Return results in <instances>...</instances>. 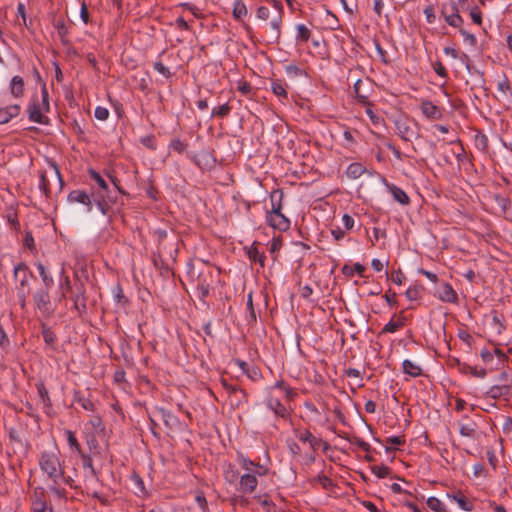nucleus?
I'll use <instances>...</instances> for the list:
<instances>
[{
	"mask_svg": "<svg viewBox=\"0 0 512 512\" xmlns=\"http://www.w3.org/2000/svg\"><path fill=\"white\" fill-rule=\"evenodd\" d=\"M38 465L45 481L49 482V489L58 497L65 494L63 485L72 486L73 479L66 475L64 461L61 460V454L58 447L52 450H44L38 458Z\"/></svg>",
	"mask_w": 512,
	"mask_h": 512,
	"instance_id": "obj_1",
	"label": "nucleus"
},
{
	"mask_svg": "<svg viewBox=\"0 0 512 512\" xmlns=\"http://www.w3.org/2000/svg\"><path fill=\"white\" fill-rule=\"evenodd\" d=\"M298 396L296 389L283 380L267 388L265 404L276 418L288 419L292 411L291 402Z\"/></svg>",
	"mask_w": 512,
	"mask_h": 512,
	"instance_id": "obj_2",
	"label": "nucleus"
},
{
	"mask_svg": "<svg viewBox=\"0 0 512 512\" xmlns=\"http://www.w3.org/2000/svg\"><path fill=\"white\" fill-rule=\"evenodd\" d=\"M237 462L244 470V473L239 477L238 491L243 494L254 493L258 486V477L266 476L269 469L252 461L243 453L237 454Z\"/></svg>",
	"mask_w": 512,
	"mask_h": 512,
	"instance_id": "obj_3",
	"label": "nucleus"
},
{
	"mask_svg": "<svg viewBox=\"0 0 512 512\" xmlns=\"http://www.w3.org/2000/svg\"><path fill=\"white\" fill-rule=\"evenodd\" d=\"M282 198L281 190H274L270 193L271 208L266 211L265 220L274 230L285 232L290 228L291 222L282 212Z\"/></svg>",
	"mask_w": 512,
	"mask_h": 512,
	"instance_id": "obj_4",
	"label": "nucleus"
},
{
	"mask_svg": "<svg viewBox=\"0 0 512 512\" xmlns=\"http://www.w3.org/2000/svg\"><path fill=\"white\" fill-rule=\"evenodd\" d=\"M282 17H283V5L282 2H272L271 7L260 6L257 9V18L261 20L270 19V36L269 42L276 43L278 42L281 36V26H282Z\"/></svg>",
	"mask_w": 512,
	"mask_h": 512,
	"instance_id": "obj_5",
	"label": "nucleus"
},
{
	"mask_svg": "<svg viewBox=\"0 0 512 512\" xmlns=\"http://www.w3.org/2000/svg\"><path fill=\"white\" fill-rule=\"evenodd\" d=\"M13 277L20 307L25 309L27 297L30 294V280L33 278V274L25 263L20 262L14 267Z\"/></svg>",
	"mask_w": 512,
	"mask_h": 512,
	"instance_id": "obj_6",
	"label": "nucleus"
},
{
	"mask_svg": "<svg viewBox=\"0 0 512 512\" xmlns=\"http://www.w3.org/2000/svg\"><path fill=\"white\" fill-rule=\"evenodd\" d=\"M50 110L49 95L46 85L41 88V97L34 95L27 108L29 120L38 124H47L46 113Z\"/></svg>",
	"mask_w": 512,
	"mask_h": 512,
	"instance_id": "obj_7",
	"label": "nucleus"
},
{
	"mask_svg": "<svg viewBox=\"0 0 512 512\" xmlns=\"http://www.w3.org/2000/svg\"><path fill=\"white\" fill-rule=\"evenodd\" d=\"M220 271L212 266L205 265L203 269L199 270L197 277L194 280L197 296L201 301L209 295L210 289L216 279L219 277Z\"/></svg>",
	"mask_w": 512,
	"mask_h": 512,
	"instance_id": "obj_8",
	"label": "nucleus"
},
{
	"mask_svg": "<svg viewBox=\"0 0 512 512\" xmlns=\"http://www.w3.org/2000/svg\"><path fill=\"white\" fill-rule=\"evenodd\" d=\"M295 436L300 442L309 445V447L311 449V453L309 455V461L311 463L315 461V452L317 451V449L320 446H323L324 451L327 450L329 447L327 442L323 441L321 438L314 436L307 429L295 430Z\"/></svg>",
	"mask_w": 512,
	"mask_h": 512,
	"instance_id": "obj_9",
	"label": "nucleus"
},
{
	"mask_svg": "<svg viewBox=\"0 0 512 512\" xmlns=\"http://www.w3.org/2000/svg\"><path fill=\"white\" fill-rule=\"evenodd\" d=\"M50 288H40L33 294L35 308L45 317H50L54 313L52 306Z\"/></svg>",
	"mask_w": 512,
	"mask_h": 512,
	"instance_id": "obj_10",
	"label": "nucleus"
},
{
	"mask_svg": "<svg viewBox=\"0 0 512 512\" xmlns=\"http://www.w3.org/2000/svg\"><path fill=\"white\" fill-rule=\"evenodd\" d=\"M73 302V308L82 314L86 310V289L84 283L77 279L73 283V290L67 296Z\"/></svg>",
	"mask_w": 512,
	"mask_h": 512,
	"instance_id": "obj_11",
	"label": "nucleus"
},
{
	"mask_svg": "<svg viewBox=\"0 0 512 512\" xmlns=\"http://www.w3.org/2000/svg\"><path fill=\"white\" fill-rule=\"evenodd\" d=\"M397 135L404 141H412L417 137L415 128L417 122L409 120L405 117H400L394 121Z\"/></svg>",
	"mask_w": 512,
	"mask_h": 512,
	"instance_id": "obj_12",
	"label": "nucleus"
},
{
	"mask_svg": "<svg viewBox=\"0 0 512 512\" xmlns=\"http://www.w3.org/2000/svg\"><path fill=\"white\" fill-rule=\"evenodd\" d=\"M441 15L452 27L458 28L463 23V19L459 14L458 8H456L454 5H443L441 8Z\"/></svg>",
	"mask_w": 512,
	"mask_h": 512,
	"instance_id": "obj_13",
	"label": "nucleus"
},
{
	"mask_svg": "<svg viewBox=\"0 0 512 512\" xmlns=\"http://www.w3.org/2000/svg\"><path fill=\"white\" fill-rule=\"evenodd\" d=\"M420 110L430 120H440L443 117V109L429 100L421 101Z\"/></svg>",
	"mask_w": 512,
	"mask_h": 512,
	"instance_id": "obj_14",
	"label": "nucleus"
},
{
	"mask_svg": "<svg viewBox=\"0 0 512 512\" xmlns=\"http://www.w3.org/2000/svg\"><path fill=\"white\" fill-rule=\"evenodd\" d=\"M459 433L463 437L475 438L477 433V423L467 415L463 416L458 422Z\"/></svg>",
	"mask_w": 512,
	"mask_h": 512,
	"instance_id": "obj_15",
	"label": "nucleus"
},
{
	"mask_svg": "<svg viewBox=\"0 0 512 512\" xmlns=\"http://www.w3.org/2000/svg\"><path fill=\"white\" fill-rule=\"evenodd\" d=\"M70 203H80L86 206L87 212H91L93 209L92 201L90 196L83 190H73L68 194L67 197Z\"/></svg>",
	"mask_w": 512,
	"mask_h": 512,
	"instance_id": "obj_16",
	"label": "nucleus"
},
{
	"mask_svg": "<svg viewBox=\"0 0 512 512\" xmlns=\"http://www.w3.org/2000/svg\"><path fill=\"white\" fill-rule=\"evenodd\" d=\"M447 497L457 503V505L464 511H472L474 508L473 502L467 498L461 491L447 494Z\"/></svg>",
	"mask_w": 512,
	"mask_h": 512,
	"instance_id": "obj_17",
	"label": "nucleus"
},
{
	"mask_svg": "<svg viewBox=\"0 0 512 512\" xmlns=\"http://www.w3.org/2000/svg\"><path fill=\"white\" fill-rule=\"evenodd\" d=\"M288 84L285 81L276 79L271 82V91L281 102L288 100Z\"/></svg>",
	"mask_w": 512,
	"mask_h": 512,
	"instance_id": "obj_18",
	"label": "nucleus"
},
{
	"mask_svg": "<svg viewBox=\"0 0 512 512\" xmlns=\"http://www.w3.org/2000/svg\"><path fill=\"white\" fill-rule=\"evenodd\" d=\"M405 325V317L400 314L398 317L395 315L391 320L383 327L382 333H395Z\"/></svg>",
	"mask_w": 512,
	"mask_h": 512,
	"instance_id": "obj_19",
	"label": "nucleus"
},
{
	"mask_svg": "<svg viewBox=\"0 0 512 512\" xmlns=\"http://www.w3.org/2000/svg\"><path fill=\"white\" fill-rule=\"evenodd\" d=\"M24 80L21 76L16 75L12 77L10 81V92L11 94L16 97L20 98L24 95Z\"/></svg>",
	"mask_w": 512,
	"mask_h": 512,
	"instance_id": "obj_20",
	"label": "nucleus"
},
{
	"mask_svg": "<svg viewBox=\"0 0 512 512\" xmlns=\"http://www.w3.org/2000/svg\"><path fill=\"white\" fill-rule=\"evenodd\" d=\"M510 390V383H502L492 386L488 391V395L493 399H498L500 397L507 396L510 393Z\"/></svg>",
	"mask_w": 512,
	"mask_h": 512,
	"instance_id": "obj_21",
	"label": "nucleus"
},
{
	"mask_svg": "<svg viewBox=\"0 0 512 512\" xmlns=\"http://www.w3.org/2000/svg\"><path fill=\"white\" fill-rule=\"evenodd\" d=\"M439 298L444 302L454 303L457 301L458 296L450 284L444 283L441 287Z\"/></svg>",
	"mask_w": 512,
	"mask_h": 512,
	"instance_id": "obj_22",
	"label": "nucleus"
},
{
	"mask_svg": "<svg viewBox=\"0 0 512 512\" xmlns=\"http://www.w3.org/2000/svg\"><path fill=\"white\" fill-rule=\"evenodd\" d=\"M474 145L479 151L487 153L489 148V140L487 135L482 131L477 130L474 134Z\"/></svg>",
	"mask_w": 512,
	"mask_h": 512,
	"instance_id": "obj_23",
	"label": "nucleus"
},
{
	"mask_svg": "<svg viewBox=\"0 0 512 512\" xmlns=\"http://www.w3.org/2000/svg\"><path fill=\"white\" fill-rule=\"evenodd\" d=\"M64 435L66 437V440H67V443H68L71 453H75L78 455L79 453H81L83 451L81 448V445L78 442L76 435L73 431L65 429Z\"/></svg>",
	"mask_w": 512,
	"mask_h": 512,
	"instance_id": "obj_24",
	"label": "nucleus"
},
{
	"mask_svg": "<svg viewBox=\"0 0 512 512\" xmlns=\"http://www.w3.org/2000/svg\"><path fill=\"white\" fill-rule=\"evenodd\" d=\"M73 401L78 403L86 411H95V405L90 398L85 397L80 391H75Z\"/></svg>",
	"mask_w": 512,
	"mask_h": 512,
	"instance_id": "obj_25",
	"label": "nucleus"
},
{
	"mask_svg": "<svg viewBox=\"0 0 512 512\" xmlns=\"http://www.w3.org/2000/svg\"><path fill=\"white\" fill-rule=\"evenodd\" d=\"M366 172L364 165L358 162L351 163L346 169V176L350 179H358Z\"/></svg>",
	"mask_w": 512,
	"mask_h": 512,
	"instance_id": "obj_26",
	"label": "nucleus"
},
{
	"mask_svg": "<svg viewBox=\"0 0 512 512\" xmlns=\"http://www.w3.org/2000/svg\"><path fill=\"white\" fill-rule=\"evenodd\" d=\"M389 190L392 193L395 201H397L398 203H400L402 205L409 204L410 198L403 189H401L400 187H398L396 185H391L389 187Z\"/></svg>",
	"mask_w": 512,
	"mask_h": 512,
	"instance_id": "obj_27",
	"label": "nucleus"
},
{
	"mask_svg": "<svg viewBox=\"0 0 512 512\" xmlns=\"http://www.w3.org/2000/svg\"><path fill=\"white\" fill-rule=\"evenodd\" d=\"M365 270L366 267L361 263H355L353 266L345 264L341 269L343 275L346 277H353L355 273L362 277L364 276Z\"/></svg>",
	"mask_w": 512,
	"mask_h": 512,
	"instance_id": "obj_28",
	"label": "nucleus"
},
{
	"mask_svg": "<svg viewBox=\"0 0 512 512\" xmlns=\"http://www.w3.org/2000/svg\"><path fill=\"white\" fill-rule=\"evenodd\" d=\"M403 371L411 377H419L422 374V368L411 360H404L402 363Z\"/></svg>",
	"mask_w": 512,
	"mask_h": 512,
	"instance_id": "obj_29",
	"label": "nucleus"
},
{
	"mask_svg": "<svg viewBox=\"0 0 512 512\" xmlns=\"http://www.w3.org/2000/svg\"><path fill=\"white\" fill-rule=\"evenodd\" d=\"M59 290H60V297L58 298V301L60 302L63 299H66L68 294L70 292H72V290H73V284H72L69 276H64L63 279L60 280Z\"/></svg>",
	"mask_w": 512,
	"mask_h": 512,
	"instance_id": "obj_30",
	"label": "nucleus"
},
{
	"mask_svg": "<svg viewBox=\"0 0 512 512\" xmlns=\"http://www.w3.org/2000/svg\"><path fill=\"white\" fill-rule=\"evenodd\" d=\"M157 413L163 420L164 424L169 428H172L178 422L177 417L166 409L160 408L157 410Z\"/></svg>",
	"mask_w": 512,
	"mask_h": 512,
	"instance_id": "obj_31",
	"label": "nucleus"
},
{
	"mask_svg": "<svg viewBox=\"0 0 512 512\" xmlns=\"http://www.w3.org/2000/svg\"><path fill=\"white\" fill-rule=\"evenodd\" d=\"M36 387L43 407L47 412V410H49L52 406L48 390L46 389L43 383H38Z\"/></svg>",
	"mask_w": 512,
	"mask_h": 512,
	"instance_id": "obj_32",
	"label": "nucleus"
},
{
	"mask_svg": "<svg viewBox=\"0 0 512 512\" xmlns=\"http://www.w3.org/2000/svg\"><path fill=\"white\" fill-rule=\"evenodd\" d=\"M82 461V467L85 470H88L91 477H97V471L93 466L92 457L89 454L84 453L83 451L78 454Z\"/></svg>",
	"mask_w": 512,
	"mask_h": 512,
	"instance_id": "obj_33",
	"label": "nucleus"
},
{
	"mask_svg": "<svg viewBox=\"0 0 512 512\" xmlns=\"http://www.w3.org/2000/svg\"><path fill=\"white\" fill-rule=\"evenodd\" d=\"M296 31H297V34H296L297 43H306L309 40V38L311 36V31L306 25L297 24Z\"/></svg>",
	"mask_w": 512,
	"mask_h": 512,
	"instance_id": "obj_34",
	"label": "nucleus"
},
{
	"mask_svg": "<svg viewBox=\"0 0 512 512\" xmlns=\"http://www.w3.org/2000/svg\"><path fill=\"white\" fill-rule=\"evenodd\" d=\"M232 106L229 102L224 103L218 107H214L211 111V117L226 118L231 113Z\"/></svg>",
	"mask_w": 512,
	"mask_h": 512,
	"instance_id": "obj_35",
	"label": "nucleus"
},
{
	"mask_svg": "<svg viewBox=\"0 0 512 512\" xmlns=\"http://www.w3.org/2000/svg\"><path fill=\"white\" fill-rule=\"evenodd\" d=\"M36 267L44 284V288H51L54 283L53 277L47 272L42 263H37Z\"/></svg>",
	"mask_w": 512,
	"mask_h": 512,
	"instance_id": "obj_36",
	"label": "nucleus"
},
{
	"mask_svg": "<svg viewBox=\"0 0 512 512\" xmlns=\"http://www.w3.org/2000/svg\"><path fill=\"white\" fill-rule=\"evenodd\" d=\"M426 504L434 512H448L446 505L437 497H429Z\"/></svg>",
	"mask_w": 512,
	"mask_h": 512,
	"instance_id": "obj_37",
	"label": "nucleus"
},
{
	"mask_svg": "<svg viewBox=\"0 0 512 512\" xmlns=\"http://www.w3.org/2000/svg\"><path fill=\"white\" fill-rule=\"evenodd\" d=\"M248 257L251 261L258 262L261 267H264L266 257L254 245L249 248Z\"/></svg>",
	"mask_w": 512,
	"mask_h": 512,
	"instance_id": "obj_38",
	"label": "nucleus"
},
{
	"mask_svg": "<svg viewBox=\"0 0 512 512\" xmlns=\"http://www.w3.org/2000/svg\"><path fill=\"white\" fill-rule=\"evenodd\" d=\"M31 508L33 512H52V510L47 507L46 501L38 496L33 498Z\"/></svg>",
	"mask_w": 512,
	"mask_h": 512,
	"instance_id": "obj_39",
	"label": "nucleus"
},
{
	"mask_svg": "<svg viewBox=\"0 0 512 512\" xmlns=\"http://www.w3.org/2000/svg\"><path fill=\"white\" fill-rule=\"evenodd\" d=\"M248 11L244 2H235L233 7V16L236 20H242L246 17Z\"/></svg>",
	"mask_w": 512,
	"mask_h": 512,
	"instance_id": "obj_40",
	"label": "nucleus"
},
{
	"mask_svg": "<svg viewBox=\"0 0 512 512\" xmlns=\"http://www.w3.org/2000/svg\"><path fill=\"white\" fill-rule=\"evenodd\" d=\"M187 143L180 140L179 138H174L170 141L168 148L170 151L177 152L182 154L187 149Z\"/></svg>",
	"mask_w": 512,
	"mask_h": 512,
	"instance_id": "obj_41",
	"label": "nucleus"
},
{
	"mask_svg": "<svg viewBox=\"0 0 512 512\" xmlns=\"http://www.w3.org/2000/svg\"><path fill=\"white\" fill-rule=\"evenodd\" d=\"M239 477V472L231 464H229L224 470V478L229 483H234L237 480L239 481Z\"/></svg>",
	"mask_w": 512,
	"mask_h": 512,
	"instance_id": "obj_42",
	"label": "nucleus"
},
{
	"mask_svg": "<svg viewBox=\"0 0 512 512\" xmlns=\"http://www.w3.org/2000/svg\"><path fill=\"white\" fill-rule=\"evenodd\" d=\"M371 471L378 478H386L390 475L391 469L387 465H374L371 467Z\"/></svg>",
	"mask_w": 512,
	"mask_h": 512,
	"instance_id": "obj_43",
	"label": "nucleus"
},
{
	"mask_svg": "<svg viewBox=\"0 0 512 512\" xmlns=\"http://www.w3.org/2000/svg\"><path fill=\"white\" fill-rule=\"evenodd\" d=\"M89 176L92 180H94L97 185L103 190V191H107L108 190V184L107 182L105 181V179L95 170L93 169H90L89 170Z\"/></svg>",
	"mask_w": 512,
	"mask_h": 512,
	"instance_id": "obj_44",
	"label": "nucleus"
},
{
	"mask_svg": "<svg viewBox=\"0 0 512 512\" xmlns=\"http://www.w3.org/2000/svg\"><path fill=\"white\" fill-rule=\"evenodd\" d=\"M184 11L191 13L195 18H202V11L192 2H184L181 4Z\"/></svg>",
	"mask_w": 512,
	"mask_h": 512,
	"instance_id": "obj_45",
	"label": "nucleus"
},
{
	"mask_svg": "<svg viewBox=\"0 0 512 512\" xmlns=\"http://www.w3.org/2000/svg\"><path fill=\"white\" fill-rule=\"evenodd\" d=\"M282 247V237H273L272 240L269 243V251L273 255V259H276V254L279 252V250Z\"/></svg>",
	"mask_w": 512,
	"mask_h": 512,
	"instance_id": "obj_46",
	"label": "nucleus"
},
{
	"mask_svg": "<svg viewBox=\"0 0 512 512\" xmlns=\"http://www.w3.org/2000/svg\"><path fill=\"white\" fill-rule=\"evenodd\" d=\"M195 502L198 505L200 512H208V502L203 492H196Z\"/></svg>",
	"mask_w": 512,
	"mask_h": 512,
	"instance_id": "obj_47",
	"label": "nucleus"
},
{
	"mask_svg": "<svg viewBox=\"0 0 512 512\" xmlns=\"http://www.w3.org/2000/svg\"><path fill=\"white\" fill-rule=\"evenodd\" d=\"M421 292H422L421 286L415 285V286L409 287L406 290L405 295L410 301H415L421 297Z\"/></svg>",
	"mask_w": 512,
	"mask_h": 512,
	"instance_id": "obj_48",
	"label": "nucleus"
},
{
	"mask_svg": "<svg viewBox=\"0 0 512 512\" xmlns=\"http://www.w3.org/2000/svg\"><path fill=\"white\" fill-rule=\"evenodd\" d=\"M459 32H460L461 36L463 37V41L465 44L469 45L470 47L476 46L477 39L474 34L469 33L467 30L462 29V28L459 30Z\"/></svg>",
	"mask_w": 512,
	"mask_h": 512,
	"instance_id": "obj_49",
	"label": "nucleus"
},
{
	"mask_svg": "<svg viewBox=\"0 0 512 512\" xmlns=\"http://www.w3.org/2000/svg\"><path fill=\"white\" fill-rule=\"evenodd\" d=\"M497 89L505 96L512 95V88H511L509 80L506 77L503 80L498 82Z\"/></svg>",
	"mask_w": 512,
	"mask_h": 512,
	"instance_id": "obj_50",
	"label": "nucleus"
},
{
	"mask_svg": "<svg viewBox=\"0 0 512 512\" xmlns=\"http://www.w3.org/2000/svg\"><path fill=\"white\" fill-rule=\"evenodd\" d=\"M142 145L150 150L155 151L157 149V142L154 135H146L140 139Z\"/></svg>",
	"mask_w": 512,
	"mask_h": 512,
	"instance_id": "obj_51",
	"label": "nucleus"
},
{
	"mask_svg": "<svg viewBox=\"0 0 512 512\" xmlns=\"http://www.w3.org/2000/svg\"><path fill=\"white\" fill-rule=\"evenodd\" d=\"M221 383H222V386L224 387V389L228 393H230V394L241 393L243 395V397H246V393H245V391L242 388H240V387H238L236 385L229 384L227 382V380H225V379H222Z\"/></svg>",
	"mask_w": 512,
	"mask_h": 512,
	"instance_id": "obj_52",
	"label": "nucleus"
},
{
	"mask_svg": "<svg viewBox=\"0 0 512 512\" xmlns=\"http://www.w3.org/2000/svg\"><path fill=\"white\" fill-rule=\"evenodd\" d=\"M247 310L249 312V320H248V322L249 323L256 322V313H255V309H254V305H253V295H252V292H250L247 295Z\"/></svg>",
	"mask_w": 512,
	"mask_h": 512,
	"instance_id": "obj_53",
	"label": "nucleus"
},
{
	"mask_svg": "<svg viewBox=\"0 0 512 512\" xmlns=\"http://www.w3.org/2000/svg\"><path fill=\"white\" fill-rule=\"evenodd\" d=\"M94 116L97 120L105 121L109 117V110L103 106H97L94 111Z\"/></svg>",
	"mask_w": 512,
	"mask_h": 512,
	"instance_id": "obj_54",
	"label": "nucleus"
},
{
	"mask_svg": "<svg viewBox=\"0 0 512 512\" xmlns=\"http://www.w3.org/2000/svg\"><path fill=\"white\" fill-rule=\"evenodd\" d=\"M316 480L326 490L331 489L333 487L332 480L328 476H326L324 474H319L316 477Z\"/></svg>",
	"mask_w": 512,
	"mask_h": 512,
	"instance_id": "obj_55",
	"label": "nucleus"
},
{
	"mask_svg": "<svg viewBox=\"0 0 512 512\" xmlns=\"http://www.w3.org/2000/svg\"><path fill=\"white\" fill-rule=\"evenodd\" d=\"M42 335L47 344H53L56 340L55 333L48 327H43Z\"/></svg>",
	"mask_w": 512,
	"mask_h": 512,
	"instance_id": "obj_56",
	"label": "nucleus"
},
{
	"mask_svg": "<svg viewBox=\"0 0 512 512\" xmlns=\"http://www.w3.org/2000/svg\"><path fill=\"white\" fill-rule=\"evenodd\" d=\"M154 69L165 78L171 77V72L168 67H166L161 61H157L154 63Z\"/></svg>",
	"mask_w": 512,
	"mask_h": 512,
	"instance_id": "obj_57",
	"label": "nucleus"
},
{
	"mask_svg": "<svg viewBox=\"0 0 512 512\" xmlns=\"http://www.w3.org/2000/svg\"><path fill=\"white\" fill-rule=\"evenodd\" d=\"M486 457L488 463L492 466L493 469H496L498 464V458L496 456L495 450L493 448H487Z\"/></svg>",
	"mask_w": 512,
	"mask_h": 512,
	"instance_id": "obj_58",
	"label": "nucleus"
},
{
	"mask_svg": "<svg viewBox=\"0 0 512 512\" xmlns=\"http://www.w3.org/2000/svg\"><path fill=\"white\" fill-rule=\"evenodd\" d=\"M470 16H471L472 21L475 24L480 25L482 23V13H481V10L477 6L471 8Z\"/></svg>",
	"mask_w": 512,
	"mask_h": 512,
	"instance_id": "obj_59",
	"label": "nucleus"
},
{
	"mask_svg": "<svg viewBox=\"0 0 512 512\" xmlns=\"http://www.w3.org/2000/svg\"><path fill=\"white\" fill-rule=\"evenodd\" d=\"M96 206L103 215H106L110 208L109 204L106 202L103 196H99V198L96 200Z\"/></svg>",
	"mask_w": 512,
	"mask_h": 512,
	"instance_id": "obj_60",
	"label": "nucleus"
},
{
	"mask_svg": "<svg viewBox=\"0 0 512 512\" xmlns=\"http://www.w3.org/2000/svg\"><path fill=\"white\" fill-rule=\"evenodd\" d=\"M351 443L357 445L360 449H362L365 452H369L371 450L370 444L359 437H354L351 440Z\"/></svg>",
	"mask_w": 512,
	"mask_h": 512,
	"instance_id": "obj_61",
	"label": "nucleus"
},
{
	"mask_svg": "<svg viewBox=\"0 0 512 512\" xmlns=\"http://www.w3.org/2000/svg\"><path fill=\"white\" fill-rule=\"evenodd\" d=\"M375 48H376V51H377V54H378L380 60L384 64H388L389 59L387 58V52L381 47V45L377 41H375Z\"/></svg>",
	"mask_w": 512,
	"mask_h": 512,
	"instance_id": "obj_62",
	"label": "nucleus"
},
{
	"mask_svg": "<svg viewBox=\"0 0 512 512\" xmlns=\"http://www.w3.org/2000/svg\"><path fill=\"white\" fill-rule=\"evenodd\" d=\"M342 223L347 230H351L354 227L355 221L349 214H344L342 216Z\"/></svg>",
	"mask_w": 512,
	"mask_h": 512,
	"instance_id": "obj_63",
	"label": "nucleus"
},
{
	"mask_svg": "<svg viewBox=\"0 0 512 512\" xmlns=\"http://www.w3.org/2000/svg\"><path fill=\"white\" fill-rule=\"evenodd\" d=\"M391 280L396 285H402L405 280V276L401 271H395L391 274Z\"/></svg>",
	"mask_w": 512,
	"mask_h": 512,
	"instance_id": "obj_64",
	"label": "nucleus"
}]
</instances>
